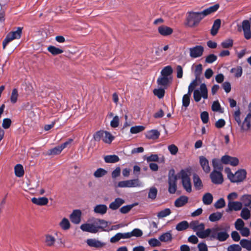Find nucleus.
I'll use <instances>...</instances> for the list:
<instances>
[{
  "label": "nucleus",
  "mask_w": 251,
  "mask_h": 251,
  "mask_svg": "<svg viewBox=\"0 0 251 251\" xmlns=\"http://www.w3.org/2000/svg\"><path fill=\"white\" fill-rule=\"evenodd\" d=\"M108 226V222L102 219H96L92 223L82 224L80 228L85 232L96 233L100 231H104Z\"/></svg>",
  "instance_id": "f257e3e1"
},
{
  "label": "nucleus",
  "mask_w": 251,
  "mask_h": 251,
  "mask_svg": "<svg viewBox=\"0 0 251 251\" xmlns=\"http://www.w3.org/2000/svg\"><path fill=\"white\" fill-rule=\"evenodd\" d=\"M190 228L196 232V235L201 239L209 237L211 231V228L204 229L205 225L203 223H200L198 221H193L190 223Z\"/></svg>",
  "instance_id": "f03ea898"
},
{
  "label": "nucleus",
  "mask_w": 251,
  "mask_h": 251,
  "mask_svg": "<svg viewBox=\"0 0 251 251\" xmlns=\"http://www.w3.org/2000/svg\"><path fill=\"white\" fill-rule=\"evenodd\" d=\"M225 172L227 174L228 178L232 182H240L242 181L246 176V172L244 169L238 170L233 174L229 168L226 167L225 169Z\"/></svg>",
  "instance_id": "7ed1b4c3"
},
{
  "label": "nucleus",
  "mask_w": 251,
  "mask_h": 251,
  "mask_svg": "<svg viewBox=\"0 0 251 251\" xmlns=\"http://www.w3.org/2000/svg\"><path fill=\"white\" fill-rule=\"evenodd\" d=\"M178 177L181 179L182 184L184 189L187 192H191L192 191V185L189 170L188 169L181 170L178 173Z\"/></svg>",
  "instance_id": "20e7f679"
},
{
  "label": "nucleus",
  "mask_w": 251,
  "mask_h": 251,
  "mask_svg": "<svg viewBox=\"0 0 251 251\" xmlns=\"http://www.w3.org/2000/svg\"><path fill=\"white\" fill-rule=\"evenodd\" d=\"M178 174H175V170L171 169L168 174V192L169 193L174 194L177 190L176 181L177 180Z\"/></svg>",
  "instance_id": "39448f33"
},
{
  "label": "nucleus",
  "mask_w": 251,
  "mask_h": 251,
  "mask_svg": "<svg viewBox=\"0 0 251 251\" xmlns=\"http://www.w3.org/2000/svg\"><path fill=\"white\" fill-rule=\"evenodd\" d=\"M219 227L211 228L210 237L211 240L216 239L220 242H224L229 237V235L226 230L219 231Z\"/></svg>",
  "instance_id": "423d86ee"
},
{
  "label": "nucleus",
  "mask_w": 251,
  "mask_h": 251,
  "mask_svg": "<svg viewBox=\"0 0 251 251\" xmlns=\"http://www.w3.org/2000/svg\"><path fill=\"white\" fill-rule=\"evenodd\" d=\"M95 141H99L101 139L105 143L110 144L114 139V137L107 131L100 130L93 135Z\"/></svg>",
  "instance_id": "0eeeda50"
},
{
  "label": "nucleus",
  "mask_w": 251,
  "mask_h": 251,
  "mask_svg": "<svg viewBox=\"0 0 251 251\" xmlns=\"http://www.w3.org/2000/svg\"><path fill=\"white\" fill-rule=\"evenodd\" d=\"M193 98L196 102H199L201 98L208 99V90L205 83H202L200 88L195 89L193 93Z\"/></svg>",
  "instance_id": "6e6552de"
},
{
  "label": "nucleus",
  "mask_w": 251,
  "mask_h": 251,
  "mask_svg": "<svg viewBox=\"0 0 251 251\" xmlns=\"http://www.w3.org/2000/svg\"><path fill=\"white\" fill-rule=\"evenodd\" d=\"M23 27H18L15 31L9 32L6 36L2 42L3 49H4L6 45L11 41L15 39H19L21 38Z\"/></svg>",
  "instance_id": "1a4fd4ad"
},
{
  "label": "nucleus",
  "mask_w": 251,
  "mask_h": 251,
  "mask_svg": "<svg viewBox=\"0 0 251 251\" xmlns=\"http://www.w3.org/2000/svg\"><path fill=\"white\" fill-rule=\"evenodd\" d=\"M203 18L201 12H190L187 17V25L190 27H194Z\"/></svg>",
  "instance_id": "9d476101"
},
{
  "label": "nucleus",
  "mask_w": 251,
  "mask_h": 251,
  "mask_svg": "<svg viewBox=\"0 0 251 251\" xmlns=\"http://www.w3.org/2000/svg\"><path fill=\"white\" fill-rule=\"evenodd\" d=\"M143 183L138 178L119 181L117 187L119 188H131L143 187Z\"/></svg>",
  "instance_id": "9b49d317"
},
{
  "label": "nucleus",
  "mask_w": 251,
  "mask_h": 251,
  "mask_svg": "<svg viewBox=\"0 0 251 251\" xmlns=\"http://www.w3.org/2000/svg\"><path fill=\"white\" fill-rule=\"evenodd\" d=\"M238 125L240 127L241 132H247L251 129V114H248L243 122L241 120Z\"/></svg>",
  "instance_id": "f8f14e48"
},
{
  "label": "nucleus",
  "mask_w": 251,
  "mask_h": 251,
  "mask_svg": "<svg viewBox=\"0 0 251 251\" xmlns=\"http://www.w3.org/2000/svg\"><path fill=\"white\" fill-rule=\"evenodd\" d=\"M210 178L214 184H221L224 181L223 176L220 171L213 170L210 175Z\"/></svg>",
  "instance_id": "ddd939ff"
},
{
  "label": "nucleus",
  "mask_w": 251,
  "mask_h": 251,
  "mask_svg": "<svg viewBox=\"0 0 251 251\" xmlns=\"http://www.w3.org/2000/svg\"><path fill=\"white\" fill-rule=\"evenodd\" d=\"M251 18L249 20H244L242 22V27L244 31L245 38L248 40L251 38Z\"/></svg>",
  "instance_id": "4468645a"
},
{
  "label": "nucleus",
  "mask_w": 251,
  "mask_h": 251,
  "mask_svg": "<svg viewBox=\"0 0 251 251\" xmlns=\"http://www.w3.org/2000/svg\"><path fill=\"white\" fill-rule=\"evenodd\" d=\"M221 162L224 164H229L232 166H236L239 164V159L235 157L225 155L221 157Z\"/></svg>",
  "instance_id": "2eb2a0df"
},
{
  "label": "nucleus",
  "mask_w": 251,
  "mask_h": 251,
  "mask_svg": "<svg viewBox=\"0 0 251 251\" xmlns=\"http://www.w3.org/2000/svg\"><path fill=\"white\" fill-rule=\"evenodd\" d=\"M190 56L192 58H198L201 57L203 52L204 49L201 46H196L189 49Z\"/></svg>",
  "instance_id": "dca6fc26"
},
{
  "label": "nucleus",
  "mask_w": 251,
  "mask_h": 251,
  "mask_svg": "<svg viewBox=\"0 0 251 251\" xmlns=\"http://www.w3.org/2000/svg\"><path fill=\"white\" fill-rule=\"evenodd\" d=\"M86 243L87 245L91 248L100 249L103 248L105 243L96 238H89L86 240Z\"/></svg>",
  "instance_id": "f3484780"
},
{
  "label": "nucleus",
  "mask_w": 251,
  "mask_h": 251,
  "mask_svg": "<svg viewBox=\"0 0 251 251\" xmlns=\"http://www.w3.org/2000/svg\"><path fill=\"white\" fill-rule=\"evenodd\" d=\"M82 212L80 210H74L70 215L71 222L75 224H78L81 222Z\"/></svg>",
  "instance_id": "a211bd4d"
},
{
  "label": "nucleus",
  "mask_w": 251,
  "mask_h": 251,
  "mask_svg": "<svg viewBox=\"0 0 251 251\" xmlns=\"http://www.w3.org/2000/svg\"><path fill=\"white\" fill-rule=\"evenodd\" d=\"M173 77H169L160 75L157 79V83L158 85L166 88L167 87L172 83Z\"/></svg>",
  "instance_id": "6ab92c4d"
},
{
  "label": "nucleus",
  "mask_w": 251,
  "mask_h": 251,
  "mask_svg": "<svg viewBox=\"0 0 251 251\" xmlns=\"http://www.w3.org/2000/svg\"><path fill=\"white\" fill-rule=\"evenodd\" d=\"M200 164L202 170L206 174L210 172L211 169L209 164L208 160L203 156L199 157Z\"/></svg>",
  "instance_id": "aec40b11"
},
{
  "label": "nucleus",
  "mask_w": 251,
  "mask_h": 251,
  "mask_svg": "<svg viewBox=\"0 0 251 251\" xmlns=\"http://www.w3.org/2000/svg\"><path fill=\"white\" fill-rule=\"evenodd\" d=\"M242 207V203L239 201H228L227 204V208L226 209V212H228L232 210L238 211L241 209Z\"/></svg>",
  "instance_id": "412c9836"
},
{
  "label": "nucleus",
  "mask_w": 251,
  "mask_h": 251,
  "mask_svg": "<svg viewBox=\"0 0 251 251\" xmlns=\"http://www.w3.org/2000/svg\"><path fill=\"white\" fill-rule=\"evenodd\" d=\"M125 202V201L124 199L120 198H117L115 199L113 202L110 203L109 206L111 209L115 210L118 209Z\"/></svg>",
  "instance_id": "4be33fe9"
},
{
  "label": "nucleus",
  "mask_w": 251,
  "mask_h": 251,
  "mask_svg": "<svg viewBox=\"0 0 251 251\" xmlns=\"http://www.w3.org/2000/svg\"><path fill=\"white\" fill-rule=\"evenodd\" d=\"M158 32L162 36H167L171 35L173 31L172 28L165 26L162 25L158 28Z\"/></svg>",
  "instance_id": "5701e85b"
},
{
  "label": "nucleus",
  "mask_w": 251,
  "mask_h": 251,
  "mask_svg": "<svg viewBox=\"0 0 251 251\" xmlns=\"http://www.w3.org/2000/svg\"><path fill=\"white\" fill-rule=\"evenodd\" d=\"M219 7V5L218 4H216L213 6H210L207 8L203 10L201 12V15H202L203 18L206 16L208 15H209L215 11H216Z\"/></svg>",
  "instance_id": "b1692460"
},
{
  "label": "nucleus",
  "mask_w": 251,
  "mask_h": 251,
  "mask_svg": "<svg viewBox=\"0 0 251 251\" xmlns=\"http://www.w3.org/2000/svg\"><path fill=\"white\" fill-rule=\"evenodd\" d=\"M160 132L156 129H151L146 132V137L149 139L155 140L158 138Z\"/></svg>",
  "instance_id": "393cba45"
},
{
  "label": "nucleus",
  "mask_w": 251,
  "mask_h": 251,
  "mask_svg": "<svg viewBox=\"0 0 251 251\" xmlns=\"http://www.w3.org/2000/svg\"><path fill=\"white\" fill-rule=\"evenodd\" d=\"M107 210V207L105 204H98L94 208V212L100 215H104L106 213Z\"/></svg>",
  "instance_id": "a878e982"
},
{
  "label": "nucleus",
  "mask_w": 251,
  "mask_h": 251,
  "mask_svg": "<svg viewBox=\"0 0 251 251\" xmlns=\"http://www.w3.org/2000/svg\"><path fill=\"white\" fill-rule=\"evenodd\" d=\"M32 202L38 205H45L49 202L48 199L46 197L33 198L31 199Z\"/></svg>",
  "instance_id": "bb28decb"
},
{
  "label": "nucleus",
  "mask_w": 251,
  "mask_h": 251,
  "mask_svg": "<svg viewBox=\"0 0 251 251\" xmlns=\"http://www.w3.org/2000/svg\"><path fill=\"white\" fill-rule=\"evenodd\" d=\"M159 240L162 242H170L172 240L173 237L171 231H167L161 234L159 237Z\"/></svg>",
  "instance_id": "cd10ccee"
},
{
  "label": "nucleus",
  "mask_w": 251,
  "mask_h": 251,
  "mask_svg": "<svg viewBox=\"0 0 251 251\" xmlns=\"http://www.w3.org/2000/svg\"><path fill=\"white\" fill-rule=\"evenodd\" d=\"M56 239L54 236L50 234H46L45 237V243L48 247L54 246Z\"/></svg>",
  "instance_id": "c85d7f7f"
},
{
  "label": "nucleus",
  "mask_w": 251,
  "mask_h": 251,
  "mask_svg": "<svg viewBox=\"0 0 251 251\" xmlns=\"http://www.w3.org/2000/svg\"><path fill=\"white\" fill-rule=\"evenodd\" d=\"M193 183L195 188L197 190H200L202 188L203 185L202 181L199 176L196 174L193 175Z\"/></svg>",
  "instance_id": "c756f323"
},
{
  "label": "nucleus",
  "mask_w": 251,
  "mask_h": 251,
  "mask_svg": "<svg viewBox=\"0 0 251 251\" xmlns=\"http://www.w3.org/2000/svg\"><path fill=\"white\" fill-rule=\"evenodd\" d=\"M188 198L187 197L182 196L176 200L175 205L177 207H181L185 205L188 202Z\"/></svg>",
  "instance_id": "7c9ffc66"
},
{
  "label": "nucleus",
  "mask_w": 251,
  "mask_h": 251,
  "mask_svg": "<svg viewBox=\"0 0 251 251\" xmlns=\"http://www.w3.org/2000/svg\"><path fill=\"white\" fill-rule=\"evenodd\" d=\"M221 21L220 19H218L214 21L212 27L211 29V34L213 36H215L218 32L219 28L220 27Z\"/></svg>",
  "instance_id": "2f4dec72"
},
{
  "label": "nucleus",
  "mask_w": 251,
  "mask_h": 251,
  "mask_svg": "<svg viewBox=\"0 0 251 251\" xmlns=\"http://www.w3.org/2000/svg\"><path fill=\"white\" fill-rule=\"evenodd\" d=\"M173 69L171 66L165 67L161 71V75L166 77H172Z\"/></svg>",
  "instance_id": "473e14b6"
},
{
  "label": "nucleus",
  "mask_w": 251,
  "mask_h": 251,
  "mask_svg": "<svg viewBox=\"0 0 251 251\" xmlns=\"http://www.w3.org/2000/svg\"><path fill=\"white\" fill-rule=\"evenodd\" d=\"M59 226L62 229L64 230H67L70 228L71 224L68 219L64 218L59 223Z\"/></svg>",
  "instance_id": "72a5a7b5"
},
{
  "label": "nucleus",
  "mask_w": 251,
  "mask_h": 251,
  "mask_svg": "<svg viewBox=\"0 0 251 251\" xmlns=\"http://www.w3.org/2000/svg\"><path fill=\"white\" fill-rule=\"evenodd\" d=\"M223 216V213L220 212H216L211 214L209 216V220L212 222L219 221Z\"/></svg>",
  "instance_id": "f704fd0d"
},
{
  "label": "nucleus",
  "mask_w": 251,
  "mask_h": 251,
  "mask_svg": "<svg viewBox=\"0 0 251 251\" xmlns=\"http://www.w3.org/2000/svg\"><path fill=\"white\" fill-rule=\"evenodd\" d=\"M190 227V224L186 221H183L177 224L176 226V229L178 231H183Z\"/></svg>",
  "instance_id": "c9c22d12"
},
{
  "label": "nucleus",
  "mask_w": 251,
  "mask_h": 251,
  "mask_svg": "<svg viewBox=\"0 0 251 251\" xmlns=\"http://www.w3.org/2000/svg\"><path fill=\"white\" fill-rule=\"evenodd\" d=\"M230 73L234 74L235 77H240L243 74V69L241 66H237L230 70Z\"/></svg>",
  "instance_id": "e433bc0d"
},
{
  "label": "nucleus",
  "mask_w": 251,
  "mask_h": 251,
  "mask_svg": "<svg viewBox=\"0 0 251 251\" xmlns=\"http://www.w3.org/2000/svg\"><path fill=\"white\" fill-rule=\"evenodd\" d=\"M213 197L211 194L207 193L202 197V202L205 205H209L213 201Z\"/></svg>",
  "instance_id": "4c0bfd02"
},
{
  "label": "nucleus",
  "mask_w": 251,
  "mask_h": 251,
  "mask_svg": "<svg viewBox=\"0 0 251 251\" xmlns=\"http://www.w3.org/2000/svg\"><path fill=\"white\" fill-rule=\"evenodd\" d=\"M241 201L245 206L249 207L251 209V195H245L241 198Z\"/></svg>",
  "instance_id": "58836bf2"
},
{
  "label": "nucleus",
  "mask_w": 251,
  "mask_h": 251,
  "mask_svg": "<svg viewBox=\"0 0 251 251\" xmlns=\"http://www.w3.org/2000/svg\"><path fill=\"white\" fill-rule=\"evenodd\" d=\"M212 163L213 167L214 168V170L219 171H222L223 170V166L222 165V162H221V160H220L217 158H214L212 160Z\"/></svg>",
  "instance_id": "ea45409f"
},
{
  "label": "nucleus",
  "mask_w": 251,
  "mask_h": 251,
  "mask_svg": "<svg viewBox=\"0 0 251 251\" xmlns=\"http://www.w3.org/2000/svg\"><path fill=\"white\" fill-rule=\"evenodd\" d=\"M119 160V158L116 155H106L104 157V161L106 163H116Z\"/></svg>",
  "instance_id": "a19ab883"
},
{
  "label": "nucleus",
  "mask_w": 251,
  "mask_h": 251,
  "mask_svg": "<svg viewBox=\"0 0 251 251\" xmlns=\"http://www.w3.org/2000/svg\"><path fill=\"white\" fill-rule=\"evenodd\" d=\"M157 189L155 187H151L150 188L148 198L151 200L155 199L157 194Z\"/></svg>",
  "instance_id": "79ce46f5"
},
{
  "label": "nucleus",
  "mask_w": 251,
  "mask_h": 251,
  "mask_svg": "<svg viewBox=\"0 0 251 251\" xmlns=\"http://www.w3.org/2000/svg\"><path fill=\"white\" fill-rule=\"evenodd\" d=\"M15 175L18 177H21L24 174L23 167L21 164H17L14 168Z\"/></svg>",
  "instance_id": "37998d69"
},
{
  "label": "nucleus",
  "mask_w": 251,
  "mask_h": 251,
  "mask_svg": "<svg viewBox=\"0 0 251 251\" xmlns=\"http://www.w3.org/2000/svg\"><path fill=\"white\" fill-rule=\"evenodd\" d=\"M251 212L247 208H243L240 213L241 217L244 220H247L251 217Z\"/></svg>",
  "instance_id": "c03bdc74"
},
{
  "label": "nucleus",
  "mask_w": 251,
  "mask_h": 251,
  "mask_svg": "<svg viewBox=\"0 0 251 251\" xmlns=\"http://www.w3.org/2000/svg\"><path fill=\"white\" fill-rule=\"evenodd\" d=\"M191 95V93L189 92L185 94L182 98V105L185 107H187L190 104V98Z\"/></svg>",
  "instance_id": "a18cd8bd"
},
{
  "label": "nucleus",
  "mask_w": 251,
  "mask_h": 251,
  "mask_svg": "<svg viewBox=\"0 0 251 251\" xmlns=\"http://www.w3.org/2000/svg\"><path fill=\"white\" fill-rule=\"evenodd\" d=\"M62 151V150L61 147H60V146H58L54 147L53 149L49 150L48 151L47 154L53 155H57L60 154Z\"/></svg>",
  "instance_id": "49530a36"
},
{
  "label": "nucleus",
  "mask_w": 251,
  "mask_h": 251,
  "mask_svg": "<svg viewBox=\"0 0 251 251\" xmlns=\"http://www.w3.org/2000/svg\"><path fill=\"white\" fill-rule=\"evenodd\" d=\"M107 172L102 168L98 169L94 173V176L96 178L102 177L106 175Z\"/></svg>",
  "instance_id": "de8ad7c7"
},
{
  "label": "nucleus",
  "mask_w": 251,
  "mask_h": 251,
  "mask_svg": "<svg viewBox=\"0 0 251 251\" xmlns=\"http://www.w3.org/2000/svg\"><path fill=\"white\" fill-rule=\"evenodd\" d=\"M48 50L53 55L61 54L63 52V50H62L52 46L49 47Z\"/></svg>",
  "instance_id": "09e8293b"
},
{
  "label": "nucleus",
  "mask_w": 251,
  "mask_h": 251,
  "mask_svg": "<svg viewBox=\"0 0 251 251\" xmlns=\"http://www.w3.org/2000/svg\"><path fill=\"white\" fill-rule=\"evenodd\" d=\"M171 213V211L169 208H165L163 210L159 212L157 216L158 218H162L167 217Z\"/></svg>",
  "instance_id": "8fccbe9b"
},
{
  "label": "nucleus",
  "mask_w": 251,
  "mask_h": 251,
  "mask_svg": "<svg viewBox=\"0 0 251 251\" xmlns=\"http://www.w3.org/2000/svg\"><path fill=\"white\" fill-rule=\"evenodd\" d=\"M145 127L142 126H136L130 128V132L132 134H137L142 132L145 129Z\"/></svg>",
  "instance_id": "3c124183"
},
{
  "label": "nucleus",
  "mask_w": 251,
  "mask_h": 251,
  "mask_svg": "<svg viewBox=\"0 0 251 251\" xmlns=\"http://www.w3.org/2000/svg\"><path fill=\"white\" fill-rule=\"evenodd\" d=\"M137 203H134L130 205H126L124 206H122L120 209V211L121 213L126 214L128 213L130 210L135 205H136Z\"/></svg>",
  "instance_id": "603ef678"
},
{
  "label": "nucleus",
  "mask_w": 251,
  "mask_h": 251,
  "mask_svg": "<svg viewBox=\"0 0 251 251\" xmlns=\"http://www.w3.org/2000/svg\"><path fill=\"white\" fill-rule=\"evenodd\" d=\"M240 243L243 248L246 249L248 251L251 250V241L242 239L240 241Z\"/></svg>",
  "instance_id": "864d4df0"
},
{
  "label": "nucleus",
  "mask_w": 251,
  "mask_h": 251,
  "mask_svg": "<svg viewBox=\"0 0 251 251\" xmlns=\"http://www.w3.org/2000/svg\"><path fill=\"white\" fill-rule=\"evenodd\" d=\"M153 94L159 99L162 98L165 94V90L164 88H157L153 90Z\"/></svg>",
  "instance_id": "5fc2aeb1"
},
{
  "label": "nucleus",
  "mask_w": 251,
  "mask_h": 251,
  "mask_svg": "<svg viewBox=\"0 0 251 251\" xmlns=\"http://www.w3.org/2000/svg\"><path fill=\"white\" fill-rule=\"evenodd\" d=\"M199 78L196 77V78L193 80L192 82L188 86V91L192 93L193 91H194L195 89L198 85V79Z\"/></svg>",
  "instance_id": "6e6d98bb"
},
{
  "label": "nucleus",
  "mask_w": 251,
  "mask_h": 251,
  "mask_svg": "<svg viewBox=\"0 0 251 251\" xmlns=\"http://www.w3.org/2000/svg\"><path fill=\"white\" fill-rule=\"evenodd\" d=\"M235 227L237 230H240L244 227L245 223L241 219H238L234 224Z\"/></svg>",
  "instance_id": "4d7b16f0"
},
{
  "label": "nucleus",
  "mask_w": 251,
  "mask_h": 251,
  "mask_svg": "<svg viewBox=\"0 0 251 251\" xmlns=\"http://www.w3.org/2000/svg\"><path fill=\"white\" fill-rule=\"evenodd\" d=\"M221 46L223 48H231L233 46V40L230 39H228L222 42Z\"/></svg>",
  "instance_id": "13d9d810"
},
{
  "label": "nucleus",
  "mask_w": 251,
  "mask_h": 251,
  "mask_svg": "<svg viewBox=\"0 0 251 251\" xmlns=\"http://www.w3.org/2000/svg\"><path fill=\"white\" fill-rule=\"evenodd\" d=\"M18 97V90L16 89H14L11 93L10 97V101L12 103H15L17 102Z\"/></svg>",
  "instance_id": "bf43d9fd"
},
{
  "label": "nucleus",
  "mask_w": 251,
  "mask_h": 251,
  "mask_svg": "<svg viewBox=\"0 0 251 251\" xmlns=\"http://www.w3.org/2000/svg\"><path fill=\"white\" fill-rule=\"evenodd\" d=\"M226 205V202L223 198H220L214 204V206L216 209H220L224 207Z\"/></svg>",
  "instance_id": "052dcab7"
},
{
  "label": "nucleus",
  "mask_w": 251,
  "mask_h": 251,
  "mask_svg": "<svg viewBox=\"0 0 251 251\" xmlns=\"http://www.w3.org/2000/svg\"><path fill=\"white\" fill-rule=\"evenodd\" d=\"M120 119L119 116H115L110 122V126L113 128L117 127L119 125Z\"/></svg>",
  "instance_id": "680f3d73"
},
{
  "label": "nucleus",
  "mask_w": 251,
  "mask_h": 251,
  "mask_svg": "<svg viewBox=\"0 0 251 251\" xmlns=\"http://www.w3.org/2000/svg\"><path fill=\"white\" fill-rule=\"evenodd\" d=\"M212 110L215 112H219L220 113L223 112L221 110V105L218 101H215L213 102L212 105Z\"/></svg>",
  "instance_id": "e2e57ef3"
},
{
  "label": "nucleus",
  "mask_w": 251,
  "mask_h": 251,
  "mask_svg": "<svg viewBox=\"0 0 251 251\" xmlns=\"http://www.w3.org/2000/svg\"><path fill=\"white\" fill-rule=\"evenodd\" d=\"M149 244L152 247H155L160 246L161 245L159 240L156 238H151L148 241Z\"/></svg>",
  "instance_id": "0e129e2a"
},
{
  "label": "nucleus",
  "mask_w": 251,
  "mask_h": 251,
  "mask_svg": "<svg viewBox=\"0 0 251 251\" xmlns=\"http://www.w3.org/2000/svg\"><path fill=\"white\" fill-rule=\"evenodd\" d=\"M131 237L135 236L136 237H141L143 235L142 231L139 228H135L130 232Z\"/></svg>",
  "instance_id": "69168bd1"
},
{
  "label": "nucleus",
  "mask_w": 251,
  "mask_h": 251,
  "mask_svg": "<svg viewBox=\"0 0 251 251\" xmlns=\"http://www.w3.org/2000/svg\"><path fill=\"white\" fill-rule=\"evenodd\" d=\"M217 59V57L213 54H210L206 56L205 58V62L207 63H212L214 61H215Z\"/></svg>",
  "instance_id": "338daca9"
},
{
  "label": "nucleus",
  "mask_w": 251,
  "mask_h": 251,
  "mask_svg": "<svg viewBox=\"0 0 251 251\" xmlns=\"http://www.w3.org/2000/svg\"><path fill=\"white\" fill-rule=\"evenodd\" d=\"M227 251H241V247L237 244H233L227 248Z\"/></svg>",
  "instance_id": "774afa93"
}]
</instances>
